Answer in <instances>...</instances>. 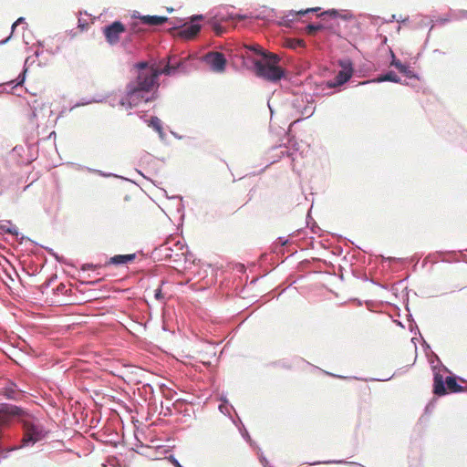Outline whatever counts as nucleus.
Listing matches in <instances>:
<instances>
[{"mask_svg":"<svg viewBox=\"0 0 467 467\" xmlns=\"http://www.w3.org/2000/svg\"><path fill=\"white\" fill-rule=\"evenodd\" d=\"M156 73L152 70L138 74L136 78L128 83L126 95L119 101L120 106L126 109L139 106L141 102H149L153 97L149 94L158 88Z\"/></svg>","mask_w":467,"mask_h":467,"instance_id":"1","label":"nucleus"},{"mask_svg":"<svg viewBox=\"0 0 467 467\" xmlns=\"http://www.w3.org/2000/svg\"><path fill=\"white\" fill-rule=\"evenodd\" d=\"M263 60L254 62L255 75L269 82H277L285 77V70L278 66L280 57L274 53H263Z\"/></svg>","mask_w":467,"mask_h":467,"instance_id":"2","label":"nucleus"},{"mask_svg":"<svg viewBox=\"0 0 467 467\" xmlns=\"http://www.w3.org/2000/svg\"><path fill=\"white\" fill-rule=\"evenodd\" d=\"M21 418L25 431L22 439L24 445H27L29 443L33 444L45 437V431L43 427L34 417L25 411V414L22 415Z\"/></svg>","mask_w":467,"mask_h":467,"instance_id":"3","label":"nucleus"},{"mask_svg":"<svg viewBox=\"0 0 467 467\" xmlns=\"http://www.w3.org/2000/svg\"><path fill=\"white\" fill-rule=\"evenodd\" d=\"M185 58H177L175 56L170 57L167 65L162 69H158L154 67H148L147 62H140L136 64V67L139 69L138 74H141L143 72L152 70L156 73V83L158 82L159 77L161 74L171 75L175 71V69L184 68V61L188 59Z\"/></svg>","mask_w":467,"mask_h":467,"instance_id":"4","label":"nucleus"},{"mask_svg":"<svg viewBox=\"0 0 467 467\" xmlns=\"http://www.w3.org/2000/svg\"><path fill=\"white\" fill-rule=\"evenodd\" d=\"M463 387L459 385L454 377H447L445 379L440 372H435L433 377V393L436 396H443L448 392H462Z\"/></svg>","mask_w":467,"mask_h":467,"instance_id":"5","label":"nucleus"},{"mask_svg":"<svg viewBox=\"0 0 467 467\" xmlns=\"http://www.w3.org/2000/svg\"><path fill=\"white\" fill-rule=\"evenodd\" d=\"M125 31V26L119 21H115L103 28L105 38L111 46L116 45L119 41L120 35Z\"/></svg>","mask_w":467,"mask_h":467,"instance_id":"6","label":"nucleus"},{"mask_svg":"<svg viewBox=\"0 0 467 467\" xmlns=\"http://www.w3.org/2000/svg\"><path fill=\"white\" fill-rule=\"evenodd\" d=\"M203 60L214 72L222 73L225 70L226 59L220 52H209L203 57Z\"/></svg>","mask_w":467,"mask_h":467,"instance_id":"7","label":"nucleus"},{"mask_svg":"<svg viewBox=\"0 0 467 467\" xmlns=\"http://www.w3.org/2000/svg\"><path fill=\"white\" fill-rule=\"evenodd\" d=\"M25 411L15 405L2 404L0 405V425L6 423L13 416L22 417Z\"/></svg>","mask_w":467,"mask_h":467,"instance_id":"8","label":"nucleus"},{"mask_svg":"<svg viewBox=\"0 0 467 467\" xmlns=\"http://www.w3.org/2000/svg\"><path fill=\"white\" fill-rule=\"evenodd\" d=\"M201 30V26L198 24H184L178 32V36L190 40L197 36Z\"/></svg>","mask_w":467,"mask_h":467,"instance_id":"9","label":"nucleus"},{"mask_svg":"<svg viewBox=\"0 0 467 467\" xmlns=\"http://www.w3.org/2000/svg\"><path fill=\"white\" fill-rule=\"evenodd\" d=\"M20 392L21 390L11 381H8L4 387L0 388V396H4L7 400H17Z\"/></svg>","mask_w":467,"mask_h":467,"instance_id":"10","label":"nucleus"},{"mask_svg":"<svg viewBox=\"0 0 467 467\" xmlns=\"http://www.w3.org/2000/svg\"><path fill=\"white\" fill-rule=\"evenodd\" d=\"M135 254H117L109 258V264L110 265H126L135 260Z\"/></svg>","mask_w":467,"mask_h":467,"instance_id":"11","label":"nucleus"},{"mask_svg":"<svg viewBox=\"0 0 467 467\" xmlns=\"http://www.w3.org/2000/svg\"><path fill=\"white\" fill-rule=\"evenodd\" d=\"M140 20L142 24L148 26H159L162 25L167 21V18L164 16H143L140 17Z\"/></svg>","mask_w":467,"mask_h":467,"instance_id":"12","label":"nucleus"},{"mask_svg":"<svg viewBox=\"0 0 467 467\" xmlns=\"http://www.w3.org/2000/svg\"><path fill=\"white\" fill-rule=\"evenodd\" d=\"M352 74H353V69L352 67H344L342 70H340L335 79H336V84H339L340 86L343 85L344 83H346L351 77H352Z\"/></svg>","mask_w":467,"mask_h":467,"instance_id":"13","label":"nucleus"},{"mask_svg":"<svg viewBox=\"0 0 467 467\" xmlns=\"http://www.w3.org/2000/svg\"><path fill=\"white\" fill-rule=\"evenodd\" d=\"M400 73L404 74L406 77L412 78H416L413 71L410 69L409 66L402 64L400 60L394 59L391 63Z\"/></svg>","mask_w":467,"mask_h":467,"instance_id":"14","label":"nucleus"},{"mask_svg":"<svg viewBox=\"0 0 467 467\" xmlns=\"http://www.w3.org/2000/svg\"><path fill=\"white\" fill-rule=\"evenodd\" d=\"M149 126L153 128L161 136L163 134L161 121L158 117H151Z\"/></svg>","mask_w":467,"mask_h":467,"instance_id":"15","label":"nucleus"},{"mask_svg":"<svg viewBox=\"0 0 467 467\" xmlns=\"http://www.w3.org/2000/svg\"><path fill=\"white\" fill-rule=\"evenodd\" d=\"M321 16H332L334 18L340 17V18L345 19V20L351 17V15H349V14L340 15L335 9L326 11Z\"/></svg>","mask_w":467,"mask_h":467,"instance_id":"16","label":"nucleus"},{"mask_svg":"<svg viewBox=\"0 0 467 467\" xmlns=\"http://www.w3.org/2000/svg\"><path fill=\"white\" fill-rule=\"evenodd\" d=\"M319 9H320L319 7H316V8H308L306 10H300V11H297V12L291 11L287 16H292V18L290 19L292 21V20H294L298 16H303V15H305L306 13H309V12H317Z\"/></svg>","mask_w":467,"mask_h":467,"instance_id":"17","label":"nucleus"},{"mask_svg":"<svg viewBox=\"0 0 467 467\" xmlns=\"http://www.w3.org/2000/svg\"><path fill=\"white\" fill-rule=\"evenodd\" d=\"M325 26L322 24L318 25H308L306 27V32L309 36H314L317 31L323 29Z\"/></svg>","mask_w":467,"mask_h":467,"instance_id":"18","label":"nucleus"},{"mask_svg":"<svg viewBox=\"0 0 467 467\" xmlns=\"http://www.w3.org/2000/svg\"><path fill=\"white\" fill-rule=\"evenodd\" d=\"M380 81L399 82L400 78L394 72H389L379 78Z\"/></svg>","mask_w":467,"mask_h":467,"instance_id":"19","label":"nucleus"},{"mask_svg":"<svg viewBox=\"0 0 467 467\" xmlns=\"http://www.w3.org/2000/svg\"><path fill=\"white\" fill-rule=\"evenodd\" d=\"M247 47L250 48L251 50H253L254 53L262 55V56H263V53H266L265 51H264L262 49V47L260 46H251V47Z\"/></svg>","mask_w":467,"mask_h":467,"instance_id":"20","label":"nucleus"},{"mask_svg":"<svg viewBox=\"0 0 467 467\" xmlns=\"http://www.w3.org/2000/svg\"><path fill=\"white\" fill-rule=\"evenodd\" d=\"M130 30L132 31V33H140L142 31V29L140 27L138 22L132 23Z\"/></svg>","mask_w":467,"mask_h":467,"instance_id":"21","label":"nucleus"},{"mask_svg":"<svg viewBox=\"0 0 467 467\" xmlns=\"http://www.w3.org/2000/svg\"><path fill=\"white\" fill-rule=\"evenodd\" d=\"M154 297L157 299V300H161L163 298V296H162V293H161V288H157L155 291H154Z\"/></svg>","mask_w":467,"mask_h":467,"instance_id":"22","label":"nucleus"},{"mask_svg":"<svg viewBox=\"0 0 467 467\" xmlns=\"http://www.w3.org/2000/svg\"><path fill=\"white\" fill-rule=\"evenodd\" d=\"M295 45H291V47H304L305 46V43L302 39H296L295 40Z\"/></svg>","mask_w":467,"mask_h":467,"instance_id":"23","label":"nucleus"},{"mask_svg":"<svg viewBox=\"0 0 467 467\" xmlns=\"http://www.w3.org/2000/svg\"><path fill=\"white\" fill-rule=\"evenodd\" d=\"M327 86L330 88H336V87H338L340 86L339 84H336V79L334 81H327Z\"/></svg>","mask_w":467,"mask_h":467,"instance_id":"24","label":"nucleus"},{"mask_svg":"<svg viewBox=\"0 0 467 467\" xmlns=\"http://www.w3.org/2000/svg\"><path fill=\"white\" fill-rule=\"evenodd\" d=\"M213 29H214L216 35H218V36L223 33V28L220 26H217V25L214 26Z\"/></svg>","mask_w":467,"mask_h":467,"instance_id":"25","label":"nucleus"},{"mask_svg":"<svg viewBox=\"0 0 467 467\" xmlns=\"http://www.w3.org/2000/svg\"><path fill=\"white\" fill-rule=\"evenodd\" d=\"M24 21V18L23 17H20L18 18L12 26V30L14 31L15 27L19 24V23H22Z\"/></svg>","mask_w":467,"mask_h":467,"instance_id":"26","label":"nucleus"},{"mask_svg":"<svg viewBox=\"0 0 467 467\" xmlns=\"http://www.w3.org/2000/svg\"><path fill=\"white\" fill-rule=\"evenodd\" d=\"M202 19V16H194L192 18V21L194 22L196 20H201Z\"/></svg>","mask_w":467,"mask_h":467,"instance_id":"27","label":"nucleus"},{"mask_svg":"<svg viewBox=\"0 0 467 467\" xmlns=\"http://www.w3.org/2000/svg\"><path fill=\"white\" fill-rule=\"evenodd\" d=\"M175 245L178 246V248L180 250H182V248H183V245L182 244H180L179 242H177Z\"/></svg>","mask_w":467,"mask_h":467,"instance_id":"28","label":"nucleus"},{"mask_svg":"<svg viewBox=\"0 0 467 467\" xmlns=\"http://www.w3.org/2000/svg\"><path fill=\"white\" fill-rule=\"evenodd\" d=\"M163 247H164V250H171V248L168 247V244H164Z\"/></svg>","mask_w":467,"mask_h":467,"instance_id":"29","label":"nucleus"}]
</instances>
